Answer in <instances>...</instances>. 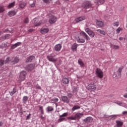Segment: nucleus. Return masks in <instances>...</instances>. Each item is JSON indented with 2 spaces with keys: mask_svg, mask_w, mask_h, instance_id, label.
I'll return each instance as SVG.
<instances>
[{
  "mask_svg": "<svg viewBox=\"0 0 127 127\" xmlns=\"http://www.w3.org/2000/svg\"><path fill=\"white\" fill-rule=\"evenodd\" d=\"M124 69V66H121L118 69H115L113 77L116 78V77H120L122 75V71Z\"/></svg>",
  "mask_w": 127,
  "mask_h": 127,
  "instance_id": "nucleus-1",
  "label": "nucleus"
},
{
  "mask_svg": "<svg viewBox=\"0 0 127 127\" xmlns=\"http://www.w3.org/2000/svg\"><path fill=\"white\" fill-rule=\"evenodd\" d=\"M96 75L98 78L102 79L104 77V72L100 68H97L96 70Z\"/></svg>",
  "mask_w": 127,
  "mask_h": 127,
  "instance_id": "nucleus-2",
  "label": "nucleus"
},
{
  "mask_svg": "<svg viewBox=\"0 0 127 127\" xmlns=\"http://www.w3.org/2000/svg\"><path fill=\"white\" fill-rule=\"evenodd\" d=\"M85 32L89 35L90 37L93 38V37H95V33L92 31L91 29L87 28L85 29Z\"/></svg>",
  "mask_w": 127,
  "mask_h": 127,
  "instance_id": "nucleus-3",
  "label": "nucleus"
},
{
  "mask_svg": "<svg viewBox=\"0 0 127 127\" xmlns=\"http://www.w3.org/2000/svg\"><path fill=\"white\" fill-rule=\"evenodd\" d=\"M25 75H26V72L24 71L21 72L20 76L19 77V81L22 82L25 80Z\"/></svg>",
  "mask_w": 127,
  "mask_h": 127,
  "instance_id": "nucleus-4",
  "label": "nucleus"
},
{
  "mask_svg": "<svg viewBox=\"0 0 127 127\" xmlns=\"http://www.w3.org/2000/svg\"><path fill=\"white\" fill-rule=\"evenodd\" d=\"M55 55L54 56H52V54L50 55H49L47 56V59L49 60V61H50V62H53L54 63H55V62H57V59H55L54 57H55Z\"/></svg>",
  "mask_w": 127,
  "mask_h": 127,
  "instance_id": "nucleus-5",
  "label": "nucleus"
},
{
  "mask_svg": "<svg viewBox=\"0 0 127 127\" xmlns=\"http://www.w3.org/2000/svg\"><path fill=\"white\" fill-rule=\"evenodd\" d=\"M32 23H33V24H34V25H35V26H39V25H40L41 23H42V22H41V21H39V19H38V18L34 19L32 21Z\"/></svg>",
  "mask_w": 127,
  "mask_h": 127,
  "instance_id": "nucleus-6",
  "label": "nucleus"
},
{
  "mask_svg": "<svg viewBox=\"0 0 127 127\" xmlns=\"http://www.w3.org/2000/svg\"><path fill=\"white\" fill-rule=\"evenodd\" d=\"M34 67H35V65L34 64H30L27 65L25 67V69L27 71H31V70H33V69H34Z\"/></svg>",
  "mask_w": 127,
  "mask_h": 127,
  "instance_id": "nucleus-7",
  "label": "nucleus"
},
{
  "mask_svg": "<svg viewBox=\"0 0 127 127\" xmlns=\"http://www.w3.org/2000/svg\"><path fill=\"white\" fill-rule=\"evenodd\" d=\"M83 8L87 9V8H90L91 6H92V4L90 1H87L86 2H84L82 5Z\"/></svg>",
  "mask_w": 127,
  "mask_h": 127,
  "instance_id": "nucleus-8",
  "label": "nucleus"
},
{
  "mask_svg": "<svg viewBox=\"0 0 127 127\" xmlns=\"http://www.w3.org/2000/svg\"><path fill=\"white\" fill-rule=\"evenodd\" d=\"M80 34L86 39V41H90L91 40L90 37H89V36H88V35H87L84 32H81Z\"/></svg>",
  "mask_w": 127,
  "mask_h": 127,
  "instance_id": "nucleus-9",
  "label": "nucleus"
},
{
  "mask_svg": "<svg viewBox=\"0 0 127 127\" xmlns=\"http://www.w3.org/2000/svg\"><path fill=\"white\" fill-rule=\"evenodd\" d=\"M57 21V18L54 16H52L49 19V22L51 23V24H52L53 23H55Z\"/></svg>",
  "mask_w": 127,
  "mask_h": 127,
  "instance_id": "nucleus-10",
  "label": "nucleus"
},
{
  "mask_svg": "<svg viewBox=\"0 0 127 127\" xmlns=\"http://www.w3.org/2000/svg\"><path fill=\"white\" fill-rule=\"evenodd\" d=\"M62 49V45H61V44H57L55 46V50L56 51H57L58 52H59V51H60V50H61Z\"/></svg>",
  "mask_w": 127,
  "mask_h": 127,
  "instance_id": "nucleus-11",
  "label": "nucleus"
},
{
  "mask_svg": "<svg viewBox=\"0 0 127 127\" xmlns=\"http://www.w3.org/2000/svg\"><path fill=\"white\" fill-rule=\"evenodd\" d=\"M40 32L42 34L48 33L49 32V29L48 28H42L40 30Z\"/></svg>",
  "mask_w": 127,
  "mask_h": 127,
  "instance_id": "nucleus-12",
  "label": "nucleus"
},
{
  "mask_svg": "<svg viewBox=\"0 0 127 127\" xmlns=\"http://www.w3.org/2000/svg\"><path fill=\"white\" fill-rule=\"evenodd\" d=\"M16 14V12L14 10H11L8 12V15L10 17H11L12 16H14Z\"/></svg>",
  "mask_w": 127,
  "mask_h": 127,
  "instance_id": "nucleus-13",
  "label": "nucleus"
},
{
  "mask_svg": "<svg viewBox=\"0 0 127 127\" xmlns=\"http://www.w3.org/2000/svg\"><path fill=\"white\" fill-rule=\"evenodd\" d=\"M84 122L87 124H89V123H92V122H93V118L91 117H87L84 120Z\"/></svg>",
  "mask_w": 127,
  "mask_h": 127,
  "instance_id": "nucleus-14",
  "label": "nucleus"
},
{
  "mask_svg": "<svg viewBox=\"0 0 127 127\" xmlns=\"http://www.w3.org/2000/svg\"><path fill=\"white\" fill-rule=\"evenodd\" d=\"M85 18H86L84 16L78 17L76 18L75 19V20L76 22H80V21H82V20H85Z\"/></svg>",
  "mask_w": 127,
  "mask_h": 127,
  "instance_id": "nucleus-15",
  "label": "nucleus"
},
{
  "mask_svg": "<svg viewBox=\"0 0 127 127\" xmlns=\"http://www.w3.org/2000/svg\"><path fill=\"white\" fill-rule=\"evenodd\" d=\"M83 116V114L81 113H77L75 115L74 118L76 120H80V118H82V116Z\"/></svg>",
  "mask_w": 127,
  "mask_h": 127,
  "instance_id": "nucleus-16",
  "label": "nucleus"
},
{
  "mask_svg": "<svg viewBox=\"0 0 127 127\" xmlns=\"http://www.w3.org/2000/svg\"><path fill=\"white\" fill-rule=\"evenodd\" d=\"M116 123L117 124V127H123V125H124V123L119 120L116 121Z\"/></svg>",
  "mask_w": 127,
  "mask_h": 127,
  "instance_id": "nucleus-17",
  "label": "nucleus"
},
{
  "mask_svg": "<svg viewBox=\"0 0 127 127\" xmlns=\"http://www.w3.org/2000/svg\"><path fill=\"white\" fill-rule=\"evenodd\" d=\"M21 44V43L20 42H17V43H15V44L11 46V49H14L15 48H16L17 46H19Z\"/></svg>",
  "mask_w": 127,
  "mask_h": 127,
  "instance_id": "nucleus-18",
  "label": "nucleus"
},
{
  "mask_svg": "<svg viewBox=\"0 0 127 127\" xmlns=\"http://www.w3.org/2000/svg\"><path fill=\"white\" fill-rule=\"evenodd\" d=\"M12 63V59L11 58L8 57L6 58V59L4 61L5 64H6V63Z\"/></svg>",
  "mask_w": 127,
  "mask_h": 127,
  "instance_id": "nucleus-19",
  "label": "nucleus"
},
{
  "mask_svg": "<svg viewBox=\"0 0 127 127\" xmlns=\"http://www.w3.org/2000/svg\"><path fill=\"white\" fill-rule=\"evenodd\" d=\"M80 109H81V107H80V106L74 105L71 109V110L72 112H74V111H76V110H79Z\"/></svg>",
  "mask_w": 127,
  "mask_h": 127,
  "instance_id": "nucleus-20",
  "label": "nucleus"
},
{
  "mask_svg": "<svg viewBox=\"0 0 127 127\" xmlns=\"http://www.w3.org/2000/svg\"><path fill=\"white\" fill-rule=\"evenodd\" d=\"M77 47H78V44H77L76 43H74L72 46L71 49L73 51H77Z\"/></svg>",
  "mask_w": 127,
  "mask_h": 127,
  "instance_id": "nucleus-21",
  "label": "nucleus"
},
{
  "mask_svg": "<svg viewBox=\"0 0 127 127\" xmlns=\"http://www.w3.org/2000/svg\"><path fill=\"white\" fill-rule=\"evenodd\" d=\"M62 100L63 102H64L65 103H69V100H68V97H67V96H63L62 97Z\"/></svg>",
  "mask_w": 127,
  "mask_h": 127,
  "instance_id": "nucleus-22",
  "label": "nucleus"
},
{
  "mask_svg": "<svg viewBox=\"0 0 127 127\" xmlns=\"http://www.w3.org/2000/svg\"><path fill=\"white\" fill-rule=\"evenodd\" d=\"M63 84H69V79L67 77H64L63 78Z\"/></svg>",
  "mask_w": 127,
  "mask_h": 127,
  "instance_id": "nucleus-23",
  "label": "nucleus"
},
{
  "mask_svg": "<svg viewBox=\"0 0 127 127\" xmlns=\"http://www.w3.org/2000/svg\"><path fill=\"white\" fill-rule=\"evenodd\" d=\"M34 59H35V57L33 56H30L27 59L26 62H31L32 60H34Z\"/></svg>",
  "mask_w": 127,
  "mask_h": 127,
  "instance_id": "nucleus-24",
  "label": "nucleus"
},
{
  "mask_svg": "<svg viewBox=\"0 0 127 127\" xmlns=\"http://www.w3.org/2000/svg\"><path fill=\"white\" fill-rule=\"evenodd\" d=\"M22 101L24 104H26V103H27V101H28V96H24L23 97Z\"/></svg>",
  "mask_w": 127,
  "mask_h": 127,
  "instance_id": "nucleus-25",
  "label": "nucleus"
},
{
  "mask_svg": "<svg viewBox=\"0 0 127 127\" xmlns=\"http://www.w3.org/2000/svg\"><path fill=\"white\" fill-rule=\"evenodd\" d=\"M96 24L98 26H100V27H103V26H104V22L102 21H97L96 22Z\"/></svg>",
  "mask_w": 127,
  "mask_h": 127,
  "instance_id": "nucleus-26",
  "label": "nucleus"
},
{
  "mask_svg": "<svg viewBox=\"0 0 127 127\" xmlns=\"http://www.w3.org/2000/svg\"><path fill=\"white\" fill-rule=\"evenodd\" d=\"M15 5V2L13 1L12 3H10L9 4V5L7 6L8 8H11V7H13Z\"/></svg>",
  "mask_w": 127,
  "mask_h": 127,
  "instance_id": "nucleus-27",
  "label": "nucleus"
},
{
  "mask_svg": "<svg viewBox=\"0 0 127 127\" xmlns=\"http://www.w3.org/2000/svg\"><path fill=\"white\" fill-rule=\"evenodd\" d=\"M19 61V59L18 58L15 57L13 61L12 60V63H13V64H15V63H18Z\"/></svg>",
  "mask_w": 127,
  "mask_h": 127,
  "instance_id": "nucleus-28",
  "label": "nucleus"
},
{
  "mask_svg": "<svg viewBox=\"0 0 127 127\" xmlns=\"http://www.w3.org/2000/svg\"><path fill=\"white\" fill-rule=\"evenodd\" d=\"M26 6V3L25 2H22L19 4V7L20 8H24Z\"/></svg>",
  "mask_w": 127,
  "mask_h": 127,
  "instance_id": "nucleus-29",
  "label": "nucleus"
},
{
  "mask_svg": "<svg viewBox=\"0 0 127 127\" xmlns=\"http://www.w3.org/2000/svg\"><path fill=\"white\" fill-rule=\"evenodd\" d=\"M54 110V108L52 107V106H48L47 108V112H53Z\"/></svg>",
  "mask_w": 127,
  "mask_h": 127,
  "instance_id": "nucleus-30",
  "label": "nucleus"
},
{
  "mask_svg": "<svg viewBox=\"0 0 127 127\" xmlns=\"http://www.w3.org/2000/svg\"><path fill=\"white\" fill-rule=\"evenodd\" d=\"M78 43H85V39L79 38L77 39Z\"/></svg>",
  "mask_w": 127,
  "mask_h": 127,
  "instance_id": "nucleus-31",
  "label": "nucleus"
},
{
  "mask_svg": "<svg viewBox=\"0 0 127 127\" xmlns=\"http://www.w3.org/2000/svg\"><path fill=\"white\" fill-rule=\"evenodd\" d=\"M89 88L91 89V91L96 90V85L93 84V85H91L89 86Z\"/></svg>",
  "mask_w": 127,
  "mask_h": 127,
  "instance_id": "nucleus-32",
  "label": "nucleus"
},
{
  "mask_svg": "<svg viewBox=\"0 0 127 127\" xmlns=\"http://www.w3.org/2000/svg\"><path fill=\"white\" fill-rule=\"evenodd\" d=\"M78 63L80 65L81 67H84V63L82 61V60L79 59L78 61Z\"/></svg>",
  "mask_w": 127,
  "mask_h": 127,
  "instance_id": "nucleus-33",
  "label": "nucleus"
},
{
  "mask_svg": "<svg viewBox=\"0 0 127 127\" xmlns=\"http://www.w3.org/2000/svg\"><path fill=\"white\" fill-rule=\"evenodd\" d=\"M5 10V9H4V6H0V13H1L2 12H3Z\"/></svg>",
  "mask_w": 127,
  "mask_h": 127,
  "instance_id": "nucleus-34",
  "label": "nucleus"
},
{
  "mask_svg": "<svg viewBox=\"0 0 127 127\" xmlns=\"http://www.w3.org/2000/svg\"><path fill=\"white\" fill-rule=\"evenodd\" d=\"M97 31H98V32L100 33V34H102L103 35H106V32H105V31H103V30L98 29V30H97Z\"/></svg>",
  "mask_w": 127,
  "mask_h": 127,
  "instance_id": "nucleus-35",
  "label": "nucleus"
},
{
  "mask_svg": "<svg viewBox=\"0 0 127 127\" xmlns=\"http://www.w3.org/2000/svg\"><path fill=\"white\" fill-rule=\"evenodd\" d=\"M121 31H123V28L119 27L117 30H116V33L119 34L121 32Z\"/></svg>",
  "mask_w": 127,
  "mask_h": 127,
  "instance_id": "nucleus-36",
  "label": "nucleus"
},
{
  "mask_svg": "<svg viewBox=\"0 0 127 127\" xmlns=\"http://www.w3.org/2000/svg\"><path fill=\"white\" fill-rule=\"evenodd\" d=\"M112 25L113 26H116V27H118V26H119V25H120V22H115L112 24Z\"/></svg>",
  "mask_w": 127,
  "mask_h": 127,
  "instance_id": "nucleus-37",
  "label": "nucleus"
},
{
  "mask_svg": "<svg viewBox=\"0 0 127 127\" xmlns=\"http://www.w3.org/2000/svg\"><path fill=\"white\" fill-rule=\"evenodd\" d=\"M118 115H112L111 116V120H116V119H117V118H118Z\"/></svg>",
  "mask_w": 127,
  "mask_h": 127,
  "instance_id": "nucleus-38",
  "label": "nucleus"
},
{
  "mask_svg": "<svg viewBox=\"0 0 127 127\" xmlns=\"http://www.w3.org/2000/svg\"><path fill=\"white\" fill-rule=\"evenodd\" d=\"M16 92V90H15V88L13 89V91H11L10 93V96H13L14 94H15Z\"/></svg>",
  "mask_w": 127,
  "mask_h": 127,
  "instance_id": "nucleus-39",
  "label": "nucleus"
},
{
  "mask_svg": "<svg viewBox=\"0 0 127 127\" xmlns=\"http://www.w3.org/2000/svg\"><path fill=\"white\" fill-rule=\"evenodd\" d=\"M68 120H71V121H76V119L75 118V116L74 117L70 116V117H68L67 118Z\"/></svg>",
  "mask_w": 127,
  "mask_h": 127,
  "instance_id": "nucleus-40",
  "label": "nucleus"
},
{
  "mask_svg": "<svg viewBox=\"0 0 127 127\" xmlns=\"http://www.w3.org/2000/svg\"><path fill=\"white\" fill-rule=\"evenodd\" d=\"M111 47L114 49H119L120 48V47L119 46L116 45H112Z\"/></svg>",
  "mask_w": 127,
  "mask_h": 127,
  "instance_id": "nucleus-41",
  "label": "nucleus"
},
{
  "mask_svg": "<svg viewBox=\"0 0 127 127\" xmlns=\"http://www.w3.org/2000/svg\"><path fill=\"white\" fill-rule=\"evenodd\" d=\"M51 101L55 102V103H57V102H58L59 101V99L57 98H54L51 99Z\"/></svg>",
  "mask_w": 127,
  "mask_h": 127,
  "instance_id": "nucleus-42",
  "label": "nucleus"
},
{
  "mask_svg": "<svg viewBox=\"0 0 127 127\" xmlns=\"http://www.w3.org/2000/svg\"><path fill=\"white\" fill-rule=\"evenodd\" d=\"M67 116H68V113H64L63 115L60 116V118H62L63 117H67Z\"/></svg>",
  "mask_w": 127,
  "mask_h": 127,
  "instance_id": "nucleus-43",
  "label": "nucleus"
},
{
  "mask_svg": "<svg viewBox=\"0 0 127 127\" xmlns=\"http://www.w3.org/2000/svg\"><path fill=\"white\" fill-rule=\"evenodd\" d=\"M4 64V61L0 59V66H2Z\"/></svg>",
  "mask_w": 127,
  "mask_h": 127,
  "instance_id": "nucleus-44",
  "label": "nucleus"
},
{
  "mask_svg": "<svg viewBox=\"0 0 127 127\" xmlns=\"http://www.w3.org/2000/svg\"><path fill=\"white\" fill-rule=\"evenodd\" d=\"M24 23H28V22H29V19L28 18H25L24 20Z\"/></svg>",
  "mask_w": 127,
  "mask_h": 127,
  "instance_id": "nucleus-45",
  "label": "nucleus"
},
{
  "mask_svg": "<svg viewBox=\"0 0 127 127\" xmlns=\"http://www.w3.org/2000/svg\"><path fill=\"white\" fill-rule=\"evenodd\" d=\"M39 111H40L41 113L43 114V107L42 106H39Z\"/></svg>",
  "mask_w": 127,
  "mask_h": 127,
  "instance_id": "nucleus-46",
  "label": "nucleus"
},
{
  "mask_svg": "<svg viewBox=\"0 0 127 127\" xmlns=\"http://www.w3.org/2000/svg\"><path fill=\"white\" fill-rule=\"evenodd\" d=\"M44 2L45 3H49L50 2L52 1V0H43Z\"/></svg>",
  "mask_w": 127,
  "mask_h": 127,
  "instance_id": "nucleus-47",
  "label": "nucleus"
},
{
  "mask_svg": "<svg viewBox=\"0 0 127 127\" xmlns=\"http://www.w3.org/2000/svg\"><path fill=\"white\" fill-rule=\"evenodd\" d=\"M99 2L100 3V4H103L105 3V0H99Z\"/></svg>",
  "mask_w": 127,
  "mask_h": 127,
  "instance_id": "nucleus-48",
  "label": "nucleus"
},
{
  "mask_svg": "<svg viewBox=\"0 0 127 127\" xmlns=\"http://www.w3.org/2000/svg\"><path fill=\"white\" fill-rule=\"evenodd\" d=\"M65 120V118H60L58 120V123H61V122H63Z\"/></svg>",
  "mask_w": 127,
  "mask_h": 127,
  "instance_id": "nucleus-49",
  "label": "nucleus"
},
{
  "mask_svg": "<svg viewBox=\"0 0 127 127\" xmlns=\"http://www.w3.org/2000/svg\"><path fill=\"white\" fill-rule=\"evenodd\" d=\"M9 37H10V35H9V34H6L5 36V38L6 39H8V38H9Z\"/></svg>",
  "mask_w": 127,
  "mask_h": 127,
  "instance_id": "nucleus-50",
  "label": "nucleus"
},
{
  "mask_svg": "<svg viewBox=\"0 0 127 127\" xmlns=\"http://www.w3.org/2000/svg\"><path fill=\"white\" fill-rule=\"evenodd\" d=\"M30 116H31V114H29L27 116V118L26 119V120H30Z\"/></svg>",
  "mask_w": 127,
  "mask_h": 127,
  "instance_id": "nucleus-51",
  "label": "nucleus"
},
{
  "mask_svg": "<svg viewBox=\"0 0 127 127\" xmlns=\"http://www.w3.org/2000/svg\"><path fill=\"white\" fill-rule=\"evenodd\" d=\"M36 89H39V90L41 89V87L38 84L36 85Z\"/></svg>",
  "mask_w": 127,
  "mask_h": 127,
  "instance_id": "nucleus-52",
  "label": "nucleus"
},
{
  "mask_svg": "<svg viewBox=\"0 0 127 127\" xmlns=\"http://www.w3.org/2000/svg\"><path fill=\"white\" fill-rule=\"evenodd\" d=\"M30 6H31V7H34V6H35V3H33L30 4Z\"/></svg>",
  "mask_w": 127,
  "mask_h": 127,
  "instance_id": "nucleus-53",
  "label": "nucleus"
},
{
  "mask_svg": "<svg viewBox=\"0 0 127 127\" xmlns=\"http://www.w3.org/2000/svg\"><path fill=\"white\" fill-rule=\"evenodd\" d=\"M122 114L124 116H126V115H127V111H124Z\"/></svg>",
  "mask_w": 127,
  "mask_h": 127,
  "instance_id": "nucleus-54",
  "label": "nucleus"
},
{
  "mask_svg": "<svg viewBox=\"0 0 127 127\" xmlns=\"http://www.w3.org/2000/svg\"><path fill=\"white\" fill-rule=\"evenodd\" d=\"M34 30L33 29H31L28 30L29 32H32Z\"/></svg>",
  "mask_w": 127,
  "mask_h": 127,
  "instance_id": "nucleus-55",
  "label": "nucleus"
},
{
  "mask_svg": "<svg viewBox=\"0 0 127 127\" xmlns=\"http://www.w3.org/2000/svg\"><path fill=\"white\" fill-rule=\"evenodd\" d=\"M123 97H124V98H127V93L123 95Z\"/></svg>",
  "mask_w": 127,
  "mask_h": 127,
  "instance_id": "nucleus-56",
  "label": "nucleus"
},
{
  "mask_svg": "<svg viewBox=\"0 0 127 127\" xmlns=\"http://www.w3.org/2000/svg\"><path fill=\"white\" fill-rule=\"evenodd\" d=\"M119 40H121V41L124 40V38L123 37H120L119 38Z\"/></svg>",
  "mask_w": 127,
  "mask_h": 127,
  "instance_id": "nucleus-57",
  "label": "nucleus"
},
{
  "mask_svg": "<svg viewBox=\"0 0 127 127\" xmlns=\"http://www.w3.org/2000/svg\"><path fill=\"white\" fill-rule=\"evenodd\" d=\"M77 90H78L77 89V87H75V88H74V92H77Z\"/></svg>",
  "mask_w": 127,
  "mask_h": 127,
  "instance_id": "nucleus-58",
  "label": "nucleus"
},
{
  "mask_svg": "<svg viewBox=\"0 0 127 127\" xmlns=\"http://www.w3.org/2000/svg\"><path fill=\"white\" fill-rule=\"evenodd\" d=\"M7 31H8V29H6L5 30H3L4 32H7Z\"/></svg>",
  "mask_w": 127,
  "mask_h": 127,
  "instance_id": "nucleus-59",
  "label": "nucleus"
},
{
  "mask_svg": "<svg viewBox=\"0 0 127 127\" xmlns=\"http://www.w3.org/2000/svg\"><path fill=\"white\" fill-rule=\"evenodd\" d=\"M2 125H3V123L0 122V127H1V126H2Z\"/></svg>",
  "mask_w": 127,
  "mask_h": 127,
  "instance_id": "nucleus-60",
  "label": "nucleus"
},
{
  "mask_svg": "<svg viewBox=\"0 0 127 127\" xmlns=\"http://www.w3.org/2000/svg\"><path fill=\"white\" fill-rule=\"evenodd\" d=\"M118 105H122V102H120L119 103H118Z\"/></svg>",
  "mask_w": 127,
  "mask_h": 127,
  "instance_id": "nucleus-61",
  "label": "nucleus"
},
{
  "mask_svg": "<svg viewBox=\"0 0 127 127\" xmlns=\"http://www.w3.org/2000/svg\"><path fill=\"white\" fill-rule=\"evenodd\" d=\"M2 33H1V32H0V35H1Z\"/></svg>",
  "mask_w": 127,
  "mask_h": 127,
  "instance_id": "nucleus-62",
  "label": "nucleus"
},
{
  "mask_svg": "<svg viewBox=\"0 0 127 127\" xmlns=\"http://www.w3.org/2000/svg\"><path fill=\"white\" fill-rule=\"evenodd\" d=\"M65 1H68L69 0H64Z\"/></svg>",
  "mask_w": 127,
  "mask_h": 127,
  "instance_id": "nucleus-63",
  "label": "nucleus"
},
{
  "mask_svg": "<svg viewBox=\"0 0 127 127\" xmlns=\"http://www.w3.org/2000/svg\"><path fill=\"white\" fill-rule=\"evenodd\" d=\"M4 45H5V44H4Z\"/></svg>",
  "mask_w": 127,
  "mask_h": 127,
  "instance_id": "nucleus-64",
  "label": "nucleus"
}]
</instances>
